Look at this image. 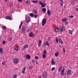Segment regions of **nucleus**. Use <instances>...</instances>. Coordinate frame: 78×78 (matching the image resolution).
I'll use <instances>...</instances> for the list:
<instances>
[{"instance_id":"nucleus-5","label":"nucleus","mask_w":78,"mask_h":78,"mask_svg":"<svg viewBox=\"0 0 78 78\" xmlns=\"http://www.w3.org/2000/svg\"><path fill=\"white\" fill-rule=\"evenodd\" d=\"M65 27L63 26H62L60 27V30L61 32H63V31H65Z\"/></svg>"},{"instance_id":"nucleus-6","label":"nucleus","mask_w":78,"mask_h":78,"mask_svg":"<svg viewBox=\"0 0 78 78\" xmlns=\"http://www.w3.org/2000/svg\"><path fill=\"white\" fill-rule=\"evenodd\" d=\"M25 30H26L25 27L23 26L22 27V33L23 34H24L25 33Z\"/></svg>"},{"instance_id":"nucleus-42","label":"nucleus","mask_w":78,"mask_h":78,"mask_svg":"<svg viewBox=\"0 0 78 78\" xmlns=\"http://www.w3.org/2000/svg\"><path fill=\"white\" fill-rule=\"evenodd\" d=\"M63 53H65L66 52V50L64 48L63 49Z\"/></svg>"},{"instance_id":"nucleus-48","label":"nucleus","mask_w":78,"mask_h":78,"mask_svg":"<svg viewBox=\"0 0 78 78\" xmlns=\"http://www.w3.org/2000/svg\"><path fill=\"white\" fill-rule=\"evenodd\" d=\"M69 17H70V18H73V17H74L72 15L69 16Z\"/></svg>"},{"instance_id":"nucleus-31","label":"nucleus","mask_w":78,"mask_h":78,"mask_svg":"<svg viewBox=\"0 0 78 78\" xmlns=\"http://www.w3.org/2000/svg\"><path fill=\"white\" fill-rule=\"evenodd\" d=\"M46 44L47 46H49V45H50V43H48V42L46 41Z\"/></svg>"},{"instance_id":"nucleus-28","label":"nucleus","mask_w":78,"mask_h":78,"mask_svg":"<svg viewBox=\"0 0 78 78\" xmlns=\"http://www.w3.org/2000/svg\"><path fill=\"white\" fill-rule=\"evenodd\" d=\"M17 76L16 74H15L13 76L12 78H17Z\"/></svg>"},{"instance_id":"nucleus-23","label":"nucleus","mask_w":78,"mask_h":78,"mask_svg":"<svg viewBox=\"0 0 78 78\" xmlns=\"http://www.w3.org/2000/svg\"><path fill=\"white\" fill-rule=\"evenodd\" d=\"M0 53H3V48H0Z\"/></svg>"},{"instance_id":"nucleus-21","label":"nucleus","mask_w":78,"mask_h":78,"mask_svg":"<svg viewBox=\"0 0 78 78\" xmlns=\"http://www.w3.org/2000/svg\"><path fill=\"white\" fill-rule=\"evenodd\" d=\"M22 22H20V24L19 26V29H21V28H22Z\"/></svg>"},{"instance_id":"nucleus-38","label":"nucleus","mask_w":78,"mask_h":78,"mask_svg":"<svg viewBox=\"0 0 78 78\" xmlns=\"http://www.w3.org/2000/svg\"><path fill=\"white\" fill-rule=\"evenodd\" d=\"M35 59H39V57L37 56H36L35 57Z\"/></svg>"},{"instance_id":"nucleus-39","label":"nucleus","mask_w":78,"mask_h":78,"mask_svg":"<svg viewBox=\"0 0 78 78\" xmlns=\"http://www.w3.org/2000/svg\"><path fill=\"white\" fill-rule=\"evenodd\" d=\"M34 16L35 18H37V17L38 16H37V15H34Z\"/></svg>"},{"instance_id":"nucleus-52","label":"nucleus","mask_w":78,"mask_h":78,"mask_svg":"<svg viewBox=\"0 0 78 78\" xmlns=\"http://www.w3.org/2000/svg\"><path fill=\"white\" fill-rule=\"evenodd\" d=\"M2 64H3V65H4V66H5V63L4 62H2Z\"/></svg>"},{"instance_id":"nucleus-27","label":"nucleus","mask_w":78,"mask_h":78,"mask_svg":"<svg viewBox=\"0 0 78 78\" xmlns=\"http://www.w3.org/2000/svg\"><path fill=\"white\" fill-rule=\"evenodd\" d=\"M26 58L27 59H30V56L29 55H27L26 56Z\"/></svg>"},{"instance_id":"nucleus-12","label":"nucleus","mask_w":78,"mask_h":78,"mask_svg":"<svg viewBox=\"0 0 78 78\" xmlns=\"http://www.w3.org/2000/svg\"><path fill=\"white\" fill-rule=\"evenodd\" d=\"M58 40L59 42L61 44H63V42L62 41V40H61L60 38H59Z\"/></svg>"},{"instance_id":"nucleus-37","label":"nucleus","mask_w":78,"mask_h":78,"mask_svg":"<svg viewBox=\"0 0 78 78\" xmlns=\"http://www.w3.org/2000/svg\"><path fill=\"white\" fill-rule=\"evenodd\" d=\"M33 13H34V14H37V11L36 10H34L33 11Z\"/></svg>"},{"instance_id":"nucleus-19","label":"nucleus","mask_w":78,"mask_h":78,"mask_svg":"<svg viewBox=\"0 0 78 78\" xmlns=\"http://www.w3.org/2000/svg\"><path fill=\"white\" fill-rule=\"evenodd\" d=\"M46 6L45 4H43L41 6V8H44Z\"/></svg>"},{"instance_id":"nucleus-33","label":"nucleus","mask_w":78,"mask_h":78,"mask_svg":"<svg viewBox=\"0 0 78 78\" xmlns=\"http://www.w3.org/2000/svg\"><path fill=\"white\" fill-rule=\"evenodd\" d=\"M41 43H42V41L41 40H39L38 41V44H41Z\"/></svg>"},{"instance_id":"nucleus-44","label":"nucleus","mask_w":78,"mask_h":78,"mask_svg":"<svg viewBox=\"0 0 78 78\" xmlns=\"http://www.w3.org/2000/svg\"><path fill=\"white\" fill-rule=\"evenodd\" d=\"M12 6V3H9V6L10 7H11Z\"/></svg>"},{"instance_id":"nucleus-3","label":"nucleus","mask_w":78,"mask_h":78,"mask_svg":"<svg viewBox=\"0 0 78 78\" xmlns=\"http://www.w3.org/2000/svg\"><path fill=\"white\" fill-rule=\"evenodd\" d=\"M43 78H46L47 76V74L45 72H44L42 75Z\"/></svg>"},{"instance_id":"nucleus-58","label":"nucleus","mask_w":78,"mask_h":78,"mask_svg":"<svg viewBox=\"0 0 78 78\" xmlns=\"http://www.w3.org/2000/svg\"><path fill=\"white\" fill-rule=\"evenodd\" d=\"M76 11H78V9L77 8H76Z\"/></svg>"},{"instance_id":"nucleus-24","label":"nucleus","mask_w":78,"mask_h":78,"mask_svg":"<svg viewBox=\"0 0 78 78\" xmlns=\"http://www.w3.org/2000/svg\"><path fill=\"white\" fill-rule=\"evenodd\" d=\"M42 11H43V12H45V11H46V9H45V8H44L42 9Z\"/></svg>"},{"instance_id":"nucleus-13","label":"nucleus","mask_w":78,"mask_h":78,"mask_svg":"<svg viewBox=\"0 0 78 78\" xmlns=\"http://www.w3.org/2000/svg\"><path fill=\"white\" fill-rule=\"evenodd\" d=\"M29 37H33L34 36V34L32 33H30L29 35Z\"/></svg>"},{"instance_id":"nucleus-50","label":"nucleus","mask_w":78,"mask_h":78,"mask_svg":"<svg viewBox=\"0 0 78 78\" xmlns=\"http://www.w3.org/2000/svg\"><path fill=\"white\" fill-rule=\"evenodd\" d=\"M66 68L65 67H63V69L62 70H63V71H64V70Z\"/></svg>"},{"instance_id":"nucleus-18","label":"nucleus","mask_w":78,"mask_h":78,"mask_svg":"<svg viewBox=\"0 0 78 78\" xmlns=\"http://www.w3.org/2000/svg\"><path fill=\"white\" fill-rule=\"evenodd\" d=\"M54 30L56 32H58L59 31V29L58 28H56Z\"/></svg>"},{"instance_id":"nucleus-59","label":"nucleus","mask_w":78,"mask_h":78,"mask_svg":"<svg viewBox=\"0 0 78 78\" xmlns=\"http://www.w3.org/2000/svg\"><path fill=\"white\" fill-rule=\"evenodd\" d=\"M61 2H63V0H59Z\"/></svg>"},{"instance_id":"nucleus-20","label":"nucleus","mask_w":78,"mask_h":78,"mask_svg":"<svg viewBox=\"0 0 78 78\" xmlns=\"http://www.w3.org/2000/svg\"><path fill=\"white\" fill-rule=\"evenodd\" d=\"M64 71L63 70L61 71V75L62 76H63V75H64Z\"/></svg>"},{"instance_id":"nucleus-64","label":"nucleus","mask_w":78,"mask_h":78,"mask_svg":"<svg viewBox=\"0 0 78 78\" xmlns=\"http://www.w3.org/2000/svg\"><path fill=\"white\" fill-rule=\"evenodd\" d=\"M48 39H49V40H50V38H48Z\"/></svg>"},{"instance_id":"nucleus-14","label":"nucleus","mask_w":78,"mask_h":78,"mask_svg":"<svg viewBox=\"0 0 78 78\" xmlns=\"http://www.w3.org/2000/svg\"><path fill=\"white\" fill-rule=\"evenodd\" d=\"M26 67H24L22 71V73H23V74H24L25 73V70H26Z\"/></svg>"},{"instance_id":"nucleus-46","label":"nucleus","mask_w":78,"mask_h":78,"mask_svg":"<svg viewBox=\"0 0 78 78\" xmlns=\"http://www.w3.org/2000/svg\"><path fill=\"white\" fill-rule=\"evenodd\" d=\"M63 5V3H61L60 5V6H62V5Z\"/></svg>"},{"instance_id":"nucleus-9","label":"nucleus","mask_w":78,"mask_h":78,"mask_svg":"<svg viewBox=\"0 0 78 78\" xmlns=\"http://www.w3.org/2000/svg\"><path fill=\"white\" fill-rule=\"evenodd\" d=\"M75 2H76V1H75V0H72L71 2V4L72 5H74L75 4Z\"/></svg>"},{"instance_id":"nucleus-32","label":"nucleus","mask_w":78,"mask_h":78,"mask_svg":"<svg viewBox=\"0 0 78 78\" xmlns=\"http://www.w3.org/2000/svg\"><path fill=\"white\" fill-rule=\"evenodd\" d=\"M2 28L4 30H6V27L5 26H4L2 27Z\"/></svg>"},{"instance_id":"nucleus-34","label":"nucleus","mask_w":78,"mask_h":78,"mask_svg":"<svg viewBox=\"0 0 78 78\" xmlns=\"http://www.w3.org/2000/svg\"><path fill=\"white\" fill-rule=\"evenodd\" d=\"M26 3L27 4H30V1L28 0L26 1Z\"/></svg>"},{"instance_id":"nucleus-43","label":"nucleus","mask_w":78,"mask_h":78,"mask_svg":"<svg viewBox=\"0 0 78 78\" xmlns=\"http://www.w3.org/2000/svg\"><path fill=\"white\" fill-rule=\"evenodd\" d=\"M44 54H46L47 53V51L46 50H44L43 51Z\"/></svg>"},{"instance_id":"nucleus-16","label":"nucleus","mask_w":78,"mask_h":78,"mask_svg":"<svg viewBox=\"0 0 78 78\" xmlns=\"http://www.w3.org/2000/svg\"><path fill=\"white\" fill-rule=\"evenodd\" d=\"M67 20V19L66 18H65L62 19V22H66Z\"/></svg>"},{"instance_id":"nucleus-61","label":"nucleus","mask_w":78,"mask_h":78,"mask_svg":"<svg viewBox=\"0 0 78 78\" xmlns=\"http://www.w3.org/2000/svg\"><path fill=\"white\" fill-rule=\"evenodd\" d=\"M39 78H41V76H40L39 77Z\"/></svg>"},{"instance_id":"nucleus-10","label":"nucleus","mask_w":78,"mask_h":78,"mask_svg":"<svg viewBox=\"0 0 78 78\" xmlns=\"http://www.w3.org/2000/svg\"><path fill=\"white\" fill-rule=\"evenodd\" d=\"M6 19H9L10 20H11V18L10 16H7L5 17Z\"/></svg>"},{"instance_id":"nucleus-15","label":"nucleus","mask_w":78,"mask_h":78,"mask_svg":"<svg viewBox=\"0 0 78 78\" xmlns=\"http://www.w3.org/2000/svg\"><path fill=\"white\" fill-rule=\"evenodd\" d=\"M51 64L52 65H55V63L54 61V59H52L51 61Z\"/></svg>"},{"instance_id":"nucleus-7","label":"nucleus","mask_w":78,"mask_h":78,"mask_svg":"<svg viewBox=\"0 0 78 78\" xmlns=\"http://www.w3.org/2000/svg\"><path fill=\"white\" fill-rule=\"evenodd\" d=\"M28 44H25L22 50H25V48H28Z\"/></svg>"},{"instance_id":"nucleus-25","label":"nucleus","mask_w":78,"mask_h":78,"mask_svg":"<svg viewBox=\"0 0 78 78\" xmlns=\"http://www.w3.org/2000/svg\"><path fill=\"white\" fill-rule=\"evenodd\" d=\"M14 48L15 50H16L17 51L18 50V48L17 47V46H15L14 47Z\"/></svg>"},{"instance_id":"nucleus-60","label":"nucleus","mask_w":78,"mask_h":78,"mask_svg":"<svg viewBox=\"0 0 78 78\" xmlns=\"http://www.w3.org/2000/svg\"><path fill=\"white\" fill-rule=\"evenodd\" d=\"M7 1H8V0H5V2H7Z\"/></svg>"},{"instance_id":"nucleus-63","label":"nucleus","mask_w":78,"mask_h":78,"mask_svg":"<svg viewBox=\"0 0 78 78\" xmlns=\"http://www.w3.org/2000/svg\"><path fill=\"white\" fill-rule=\"evenodd\" d=\"M30 30H32V28H30Z\"/></svg>"},{"instance_id":"nucleus-2","label":"nucleus","mask_w":78,"mask_h":78,"mask_svg":"<svg viewBox=\"0 0 78 78\" xmlns=\"http://www.w3.org/2000/svg\"><path fill=\"white\" fill-rule=\"evenodd\" d=\"M19 59L17 58H15L13 59V62L14 64H17L19 63Z\"/></svg>"},{"instance_id":"nucleus-53","label":"nucleus","mask_w":78,"mask_h":78,"mask_svg":"<svg viewBox=\"0 0 78 78\" xmlns=\"http://www.w3.org/2000/svg\"><path fill=\"white\" fill-rule=\"evenodd\" d=\"M22 0H18V2H22Z\"/></svg>"},{"instance_id":"nucleus-26","label":"nucleus","mask_w":78,"mask_h":78,"mask_svg":"<svg viewBox=\"0 0 78 78\" xmlns=\"http://www.w3.org/2000/svg\"><path fill=\"white\" fill-rule=\"evenodd\" d=\"M69 34H72V33L73 32V30H69Z\"/></svg>"},{"instance_id":"nucleus-56","label":"nucleus","mask_w":78,"mask_h":78,"mask_svg":"<svg viewBox=\"0 0 78 78\" xmlns=\"http://www.w3.org/2000/svg\"><path fill=\"white\" fill-rule=\"evenodd\" d=\"M41 44H38V47H41Z\"/></svg>"},{"instance_id":"nucleus-49","label":"nucleus","mask_w":78,"mask_h":78,"mask_svg":"<svg viewBox=\"0 0 78 78\" xmlns=\"http://www.w3.org/2000/svg\"><path fill=\"white\" fill-rule=\"evenodd\" d=\"M56 43H58V40L57 39H56Z\"/></svg>"},{"instance_id":"nucleus-54","label":"nucleus","mask_w":78,"mask_h":78,"mask_svg":"<svg viewBox=\"0 0 78 78\" xmlns=\"http://www.w3.org/2000/svg\"><path fill=\"white\" fill-rule=\"evenodd\" d=\"M65 23H66V25H68V22H66Z\"/></svg>"},{"instance_id":"nucleus-17","label":"nucleus","mask_w":78,"mask_h":78,"mask_svg":"<svg viewBox=\"0 0 78 78\" xmlns=\"http://www.w3.org/2000/svg\"><path fill=\"white\" fill-rule=\"evenodd\" d=\"M47 14L49 16H50L51 15V12H50V10L48 11Z\"/></svg>"},{"instance_id":"nucleus-36","label":"nucleus","mask_w":78,"mask_h":78,"mask_svg":"<svg viewBox=\"0 0 78 78\" xmlns=\"http://www.w3.org/2000/svg\"><path fill=\"white\" fill-rule=\"evenodd\" d=\"M39 4L40 5H42L43 4V3H42L41 1H40L39 2Z\"/></svg>"},{"instance_id":"nucleus-8","label":"nucleus","mask_w":78,"mask_h":78,"mask_svg":"<svg viewBox=\"0 0 78 78\" xmlns=\"http://www.w3.org/2000/svg\"><path fill=\"white\" fill-rule=\"evenodd\" d=\"M71 72H72V71L70 69H69L67 72V75L70 76L71 75Z\"/></svg>"},{"instance_id":"nucleus-47","label":"nucleus","mask_w":78,"mask_h":78,"mask_svg":"<svg viewBox=\"0 0 78 78\" xmlns=\"http://www.w3.org/2000/svg\"><path fill=\"white\" fill-rule=\"evenodd\" d=\"M2 43L3 44H6V41H3Z\"/></svg>"},{"instance_id":"nucleus-45","label":"nucleus","mask_w":78,"mask_h":78,"mask_svg":"<svg viewBox=\"0 0 78 78\" xmlns=\"http://www.w3.org/2000/svg\"><path fill=\"white\" fill-rule=\"evenodd\" d=\"M55 69V67H53L51 68V70H54Z\"/></svg>"},{"instance_id":"nucleus-1","label":"nucleus","mask_w":78,"mask_h":78,"mask_svg":"<svg viewBox=\"0 0 78 78\" xmlns=\"http://www.w3.org/2000/svg\"><path fill=\"white\" fill-rule=\"evenodd\" d=\"M42 23V27H44V25H45V24H46V23H47V19L46 18H44L41 21Z\"/></svg>"},{"instance_id":"nucleus-55","label":"nucleus","mask_w":78,"mask_h":78,"mask_svg":"<svg viewBox=\"0 0 78 78\" xmlns=\"http://www.w3.org/2000/svg\"><path fill=\"white\" fill-rule=\"evenodd\" d=\"M30 30H31V29H29L27 30V32H29V31H30Z\"/></svg>"},{"instance_id":"nucleus-30","label":"nucleus","mask_w":78,"mask_h":78,"mask_svg":"<svg viewBox=\"0 0 78 78\" xmlns=\"http://www.w3.org/2000/svg\"><path fill=\"white\" fill-rule=\"evenodd\" d=\"M61 70H62V66H60V67L59 70V72H61Z\"/></svg>"},{"instance_id":"nucleus-11","label":"nucleus","mask_w":78,"mask_h":78,"mask_svg":"<svg viewBox=\"0 0 78 78\" xmlns=\"http://www.w3.org/2000/svg\"><path fill=\"white\" fill-rule=\"evenodd\" d=\"M59 56V51H58L55 53V57H58Z\"/></svg>"},{"instance_id":"nucleus-41","label":"nucleus","mask_w":78,"mask_h":78,"mask_svg":"<svg viewBox=\"0 0 78 78\" xmlns=\"http://www.w3.org/2000/svg\"><path fill=\"white\" fill-rule=\"evenodd\" d=\"M9 41H12V38H9L8 39Z\"/></svg>"},{"instance_id":"nucleus-40","label":"nucleus","mask_w":78,"mask_h":78,"mask_svg":"<svg viewBox=\"0 0 78 78\" xmlns=\"http://www.w3.org/2000/svg\"><path fill=\"white\" fill-rule=\"evenodd\" d=\"M29 69H33V66H30L29 67Z\"/></svg>"},{"instance_id":"nucleus-35","label":"nucleus","mask_w":78,"mask_h":78,"mask_svg":"<svg viewBox=\"0 0 78 78\" xmlns=\"http://www.w3.org/2000/svg\"><path fill=\"white\" fill-rule=\"evenodd\" d=\"M46 57V55L45 54H43V58H45Z\"/></svg>"},{"instance_id":"nucleus-57","label":"nucleus","mask_w":78,"mask_h":78,"mask_svg":"<svg viewBox=\"0 0 78 78\" xmlns=\"http://www.w3.org/2000/svg\"><path fill=\"white\" fill-rule=\"evenodd\" d=\"M35 62H36L37 64H38V62H37V61H35Z\"/></svg>"},{"instance_id":"nucleus-4","label":"nucleus","mask_w":78,"mask_h":78,"mask_svg":"<svg viewBox=\"0 0 78 78\" xmlns=\"http://www.w3.org/2000/svg\"><path fill=\"white\" fill-rule=\"evenodd\" d=\"M26 20L27 23H29L30 21V17L28 16H27L26 19Z\"/></svg>"},{"instance_id":"nucleus-29","label":"nucleus","mask_w":78,"mask_h":78,"mask_svg":"<svg viewBox=\"0 0 78 78\" xmlns=\"http://www.w3.org/2000/svg\"><path fill=\"white\" fill-rule=\"evenodd\" d=\"M30 17H33V16H34V14L33 13H30Z\"/></svg>"},{"instance_id":"nucleus-22","label":"nucleus","mask_w":78,"mask_h":78,"mask_svg":"<svg viewBox=\"0 0 78 78\" xmlns=\"http://www.w3.org/2000/svg\"><path fill=\"white\" fill-rule=\"evenodd\" d=\"M32 2L33 3H38V1L37 0H35V1H32Z\"/></svg>"},{"instance_id":"nucleus-62","label":"nucleus","mask_w":78,"mask_h":78,"mask_svg":"<svg viewBox=\"0 0 78 78\" xmlns=\"http://www.w3.org/2000/svg\"><path fill=\"white\" fill-rule=\"evenodd\" d=\"M49 64H48V63H47V66H49Z\"/></svg>"},{"instance_id":"nucleus-51","label":"nucleus","mask_w":78,"mask_h":78,"mask_svg":"<svg viewBox=\"0 0 78 78\" xmlns=\"http://www.w3.org/2000/svg\"><path fill=\"white\" fill-rule=\"evenodd\" d=\"M32 63H33V64H34V63H35V62L34 61V60H33L32 61Z\"/></svg>"}]
</instances>
